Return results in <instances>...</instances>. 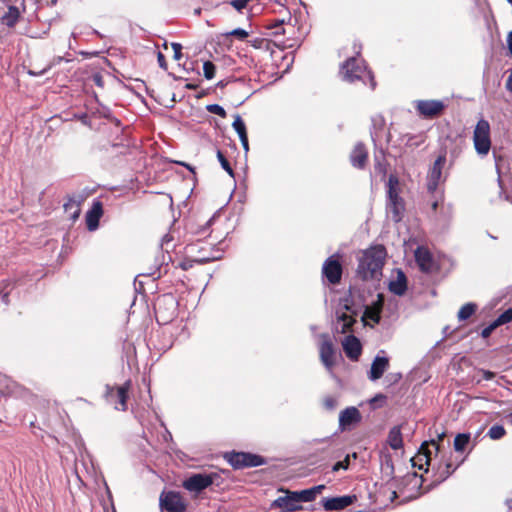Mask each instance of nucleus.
<instances>
[{"label": "nucleus", "mask_w": 512, "mask_h": 512, "mask_svg": "<svg viewBox=\"0 0 512 512\" xmlns=\"http://www.w3.org/2000/svg\"><path fill=\"white\" fill-rule=\"evenodd\" d=\"M386 258V250L382 245L372 246L358 257L357 274L363 280L378 279Z\"/></svg>", "instance_id": "nucleus-1"}, {"label": "nucleus", "mask_w": 512, "mask_h": 512, "mask_svg": "<svg viewBox=\"0 0 512 512\" xmlns=\"http://www.w3.org/2000/svg\"><path fill=\"white\" fill-rule=\"evenodd\" d=\"M341 74L343 79L348 82L352 83L356 80L365 82L366 79H368L371 89H374L376 86L373 75L367 70L363 61L360 59L354 57L348 59L341 68Z\"/></svg>", "instance_id": "nucleus-2"}, {"label": "nucleus", "mask_w": 512, "mask_h": 512, "mask_svg": "<svg viewBox=\"0 0 512 512\" xmlns=\"http://www.w3.org/2000/svg\"><path fill=\"white\" fill-rule=\"evenodd\" d=\"M473 144L476 153L480 157L488 155L491 149L490 124L485 119H480L473 131Z\"/></svg>", "instance_id": "nucleus-3"}, {"label": "nucleus", "mask_w": 512, "mask_h": 512, "mask_svg": "<svg viewBox=\"0 0 512 512\" xmlns=\"http://www.w3.org/2000/svg\"><path fill=\"white\" fill-rule=\"evenodd\" d=\"M398 179L391 175L388 179V202L387 212L391 214L393 221L399 222L404 211V203L398 195Z\"/></svg>", "instance_id": "nucleus-4"}, {"label": "nucleus", "mask_w": 512, "mask_h": 512, "mask_svg": "<svg viewBox=\"0 0 512 512\" xmlns=\"http://www.w3.org/2000/svg\"><path fill=\"white\" fill-rule=\"evenodd\" d=\"M440 453V444L436 439H431L429 442H424L416 456L413 458L414 466H418L419 469L427 471L428 467L432 465V462L436 460Z\"/></svg>", "instance_id": "nucleus-5"}, {"label": "nucleus", "mask_w": 512, "mask_h": 512, "mask_svg": "<svg viewBox=\"0 0 512 512\" xmlns=\"http://www.w3.org/2000/svg\"><path fill=\"white\" fill-rule=\"evenodd\" d=\"M225 459L235 469L257 467L266 463L263 457L246 452H230L225 455Z\"/></svg>", "instance_id": "nucleus-6"}, {"label": "nucleus", "mask_w": 512, "mask_h": 512, "mask_svg": "<svg viewBox=\"0 0 512 512\" xmlns=\"http://www.w3.org/2000/svg\"><path fill=\"white\" fill-rule=\"evenodd\" d=\"M159 503L162 512H184L187 507L181 494L175 491L162 492Z\"/></svg>", "instance_id": "nucleus-7"}, {"label": "nucleus", "mask_w": 512, "mask_h": 512, "mask_svg": "<svg viewBox=\"0 0 512 512\" xmlns=\"http://www.w3.org/2000/svg\"><path fill=\"white\" fill-rule=\"evenodd\" d=\"M355 320V312L346 302L342 307L336 311V322L334 323V331L340 334L348 333Z\"/></svg>", "instance_id": "nucleus-8"}, {"label": "nucleus", "mask_w": 512, "mask_h": 512, "mask_svg": "<svg viewBox=\"0 0 512 512\" xmlns=\"http://www.w3.org/2000/svg\"><path fill=\"white\" fill-rule=\"evenodd\" d=\"M131 382L127 381L124 385L118 387L107 386L106 398L107 401L114 405L116 410L125 411L127 409L128 391Z\"/></svg>", "instance_id": "nucleus-9"}, {"label": "nucleus", "mask_w": 512, "mask_h": 512, "mask_svg": "<svg viewBox=\"0 0 512 512\" xmlns=\"http://www.w3.org/2000/svg\"><path fill=\"white\" fill-rule=\"evenodd\" d=\"M446 163L445 155H440L434 161L427 174V189L434 193L442 181V169Z\"/></svg>", "instance_id": "nucleus-10"}, {"label": "nucleus", "mask_w": 512, "mask_h": 512, "mask_svg": "<svg viewBox=\"0 0 512 512\" xmlns=\"http://www.w3.org/2000/svg\"><path fill=\"white\" fill-rule=\"evenodd\" d=\"M415 260L420 270L425 273H433L438 270V265L434 257L425 247H418L416 249Z\"/></svg>", "instance_id": "nucleus-11"}, {"label": "nucleus", "mask_w": 512, "mask_h": 512, "mask_svg": "<svg viewBox=\"0 0 512 512\" xmlns=\"http://www.w3.org/2000/svg\"><path fill=\"white\" fill-rule=\"evenodd\" d=\"M445 105L440 100H417L415 101V108L420 115L426 118H432L439 115Z\"/></svg>", "instance_id": "nucleus-12"}, {"label": "nucleus", "mask_w": 512, "mask_h": 512, "mask_svg": "<svg viewBox=\"0 0 512 512\" xmlns=\"http://www.w3.org/2000/svg\"><path fill=\"white\" fill-rule=\"evenodd\" d=\"M213 483V478L206 474H194L183 482V487L189 492L199 493Z\"/></svg>", "instance_id": "nucleus-13"}, {"label": "nucleus", "mask_w": 512, "mask_h": 512, "mask_svg": "<svg viewBox=\"0 0 512 512\" xmlns=\"http://www.w3.org/2000/svg\"><path fill=\"white\" fill-rule=\"evenodd\" d=\"M385 352L381 350L374 358L371 364L368 378L371 381H377L389 368V358L386 357Z\"/></svg>", "instance_id": "nucleus-14"}, {"label": "nucleus", "mask_w": 512, "mask_h": 512, "mask_svg": "<svg viewBox=\"0 0 512 512\" xmlns=\"http://www.w3.org/2000/svg\"><path fill=\"white\" fill-rule=\"evenodd\" d=\"M322 342L319 347L320 359L327 370H331L335 362L334 347L328 335H321Z\"/></svg>", "instance_id": "nucleus-15"}, {"label": "nucleus", "mask_w": 512, "mask_h": 512, "mask_svg": "<svg viewBox=\"0 0 512 512\" xmlns=\"http://www.w3.org/2000/svg\"><path fill=\"white\" fill-rule=\"evenodd\" d=\"M356 500V496L343 495L332 498H323L322 506L325 511H340L350 506Z\"/></svg>", "instance_id": "nucleus-16"}, {"label": "nucleus", "mask_w": 512, "mask_h": 512, "mask_svg": "<svg viewBox=\"0 0 512 512\" xmlns=\"http://www.w3.org/2000/svg\"><path fill=\"white\" fill-rule=\"evenodd\" d=\"M322 272L331 284H336L341 279L342 267L339 261L332 256L323 264Z\"/></svg>", "instance_id": "nucleus-17"}, {"label": "nucleus", "mask_w": 512, "mask_h": 512, "mask_svg": "<svg viewBox=\"0 0 512 512\" xmlns=\"http://www.w3.org/2000/svg\"><path fill=\"white\" fill-rule=\"evenodd\" d=\"M361 414L356 407H347L339 415V428L341 431L349 429L352 425L359 423Z\"/></svg>", "instance_id": "nucleus-18"}, {"label": "nucleus", "mask_w": 512, "mask_h": 512, "mask_svg": "<svg viewBox=\"0 0 512 512\" xmlns=\"http://www.w3.org/2000/svg\"><path fill=\"white\" fill-rule=\"evenodd\" d=\"M103 215V206L100 201H94L90 210L87 211L85 219L89 231H95L99 226V220Z\"/></svg>", "instance_id": "nucleus-19"}, {"label": "nucleus", "mask_w": 512, "mask_h": 512, "mask_svg": "<svg viewBox=\"0 0 512 512\" xmlns=\"http://www.w3.org/2000/svg\"><path fill=\"white\" fill-rule=\"evenodd\" d=\"M343 350L348 358L357 360L361 354V343L353 335L346 336L342 342Z\"/></svg>", "instance_id": "nucleus-20"}, {"label": "nucleus", "mask_w": 512, "mask_h": 512, "mask_svg": "<svg viewBox=\"0 0 512 512\" xmlns=\"http://www.w3.org/2000/svg\"><path fill=\"white\" fill-rule=\"evenodd\" d=\"M295 497V491H288L286 496L278 497L273 502V506L279 508H286L288 511H296L298 509H301V506L298 505V499H295Z\"/></svg>", "instance_id": "nucleus-21"}, {"label": "nucleus", "mask_w": 512, "mask_h": 512, "mask_svg": "<svg viewBox=\"0 0 512 512\" xmlns=\"http://www.w3.org/2000/svg\"><path fill=\"white\" fill-rule=\"evenodd\" d=\"M81 197H69L68 201L64 203L65 212L69 214V217L72 221H76L81 213Z\"/></svg>", "instance_id": "nucleus-22"}, {"label": "nucleus", "mask_w": 512, "mask_h": 512, "mask_svg": "<svg viewBox=\"0 0 512 512\" xmlns=\"http://www.w3.org/2000/svg\"><path fill=\"white\" fill-rule=\"evenodd\" d=\"M351 163L354 167L363 168L367 160V151L363 144L355 145L350 155Z\"/></svg>", "instance_id": "nucleus-23"}, {"label": "nucleus", "mask_w": 512, "mask_h": 512, "mask_svg": "<svg viewBox=\"0 0 512 512\" xmlns=\"http://www.w3.org/2000/svg\"><path fill=\"white\" fill-rule=\"evenodd\" d=\"M389 290L395 295L402 296L407 290V279L402 271L397 272V277L389 283Z\"/></svg>", "instance_id": "nucleus-24"}, {"label": "nucleus", "mask_w": 512, "mask_h": 512, "mask_svg": "<svg viewBox=\"0 0 512 512\" xmlns=\"http://www.w3.org/2000/svg\"><path fill=\"white\" fill-rule=\"evenodd\" d=\"M20 15L21 13L17 7L9 6L8 10L1 17V22L3 25L12 28L18 22Z\"/></svg>", "instance_id": "nucleus-25"}, {"label": "nucleus", "mask_w": 512, "mask_h": 512, "mask_svg": "<svg viewBox=\"0 0 512 512\" xmlns=\"http://www.w3.org/2000/svg\"><path fill=\"white\" fill-rule=\"evenodd\" d=\"M382 308V300L380 299L373 306H367L364 314L363 320H370L373 324H377L380 321V312Z\"/></svg>", "instance_id": "nucleus-26"}, {"label": "nucleus", "mask_w": 512, "mask_h": 512, "mask_svg": "<svg viewBox=\"0 0 512 512\" xmlns=\"http://www.w3.org/2000/svg\"><path fill=\"white\" fill-rule=\"evenodd\" d=\"M388 444L393 450H398L403 445L400 427H393L388 434Z\"/></svg>", "instance_id": "nucleus-27"}, {"label": "nucleus", "mask_w": 512, "mask_h": 512, "mask_svg": "<svg viewBox=\"0 0 512 512\" xmlns=\"http://www.w3.org/2000/svg\"><path fill=\"white\" fill-rule=\"evenodd\" d=\"M471 440V435L469 433H461L456 435L454 439V449L457 452H463L466 446L469 444Z\"/></svg>", "instance_id": "nucleus-28"}, {"label": "nucleus", "mask_w": 512, "mask_h": 512, "mask_svg": "<svg viewBox=\"0 0 512 512\" xmlns=\"http://www.w3.org/2000/svg\"><path fill=\"white\" fill-rule=\"evenodd\" d=\"M477 306L474 303H466L463 305L458 312V319L460 321L467 320L470 318L476 311Z\"/></svg>", "instance_id": "nucleus-29"}, {"label": "nucleus", "mask_w": 512, "mask_h": 512, "mask_svg": "<svg viewBox=\"0 0 512 512\" xmlns=\"http://www.w3.org/2000/svg\"><path fill=\"white\" fill-rule=\"evenodd\" d=\"M221 258V252L220 250H213L211 253L206 254L203 253V255H200L195 258V261L198 263H206L214 260H218Z\"/></svg>", "instance_id": "nucleus-30"}, {"label": "nucleus", "mask_w": 512, "mask_h": 512, "mask_svg": "<svg viewBox=\"0 0 512 512\" xmlns=\"http://www.w3.org/2000/svg\"><path fill=\"white\" fill-rule=\"evenodd\" d=\"M456 468H457V466L452 467V464L448 461H446L443 464V467L441 464H439V466H438L439 478H441V480H445L455 471Z\"/></svg>", "instance_id": "nucleus-31"}, {"label": "nucleus", "mask_w": 512, "mask_h": 512, "mask_svg": "<svg viewBox=\"0 0 512 512\" xmlns=\"http://www.w3.org/2000/svg\"><path fill=\"white\" fill-rule=\"evenodd\" d=\"M295 496V499H298V502H311L316 498L310 488L302 491H295Z\"/></svg>", "instance_id": "nucleus-32"}, {"label": "nucleus", "mask_w": 512, "mask_h": 512, "mask_svg": "<svg viewBox=\"0 0 512 512\" xmlns=\"http://www.w3.org/2000/svg\"><path fill=\"white\" fill-rule=\"evenodd\" d=\"M232 127L237 132L238 136L246 134V126L240 115H235Z\"/></svg>", "instance_id": "nucleus-33"}, {"label": "nucleus", "mask_w": 512, "mask_h": 512, "mask_svg": "<svg viewBox=\"0 0 512 512\" xmlns=\"http://www.w3.org/2000/svg\"><path fill=\"white\" fill-rule=\"evenodd\" d=\"M504 435L505 429L501 425H493L488 431V436L493 440L501 439Z\"/></svg>", "instance_id": "nucleus-34"}, {"label": "nucleus", "mask_w": 512, "mask_h": 512, "mask_svg": "<svg viewBox=\"0 0 512 512\" xmlns=\"http://www.w3.org/2000/svg\"><path fill=\"white\" fill-rule=\"evenodd\" d=\"M512 320V308L507 309L502 314H500L495 320L494 323L499 327L500 325L509 323Z\"/></svg>", "instance_id": "nucleus-35"}, {"label": "nucleus", "mask_w": 512, "mask_h": 512, "mask_svg": "<svg viewBox=\"0 0 512 512\" xmlns=\"http://www.w3.org/2000/svg\"><path fill=\"white\" fill-rule=\"evenodd\" d=\"M215 70V65L211 61L204 62L203 72L206 79H212L215 76Z\"/></svg>", "instance_id": "nucleus-36"}, {"label": "nucleus", "mask_w": 512, "mask_h": 512, "mask_svg": "<svg viewBox=\"0 0 512 512\" xmlns=\"http://www.w3.org/2000/svg\"><path fill=\"white\" fill-rule=\"evenodd\" d=\"M217 158L222 166V168L230 175V176H233V170L228 162V160L225 158V156L223 155V153L218 150L217 151Z\"/></svg>", "instance_id": "nucleus-37"}, {"label": "nucleus", "mask_w": 512, "mask_h": 512, "mask_svg": "<svg viewBox=\"0 0 512 512\" xmlns=\"http://www.w3.org/2000/svg\"><path fill=\"white\" fill-rule=\"evenodd\" d=\"M206 109L208 112L216 114L222 118L226 117V111L225 109L220 106L219 104H210L206 106Z\"/></svg>", "instance_id": "nucleus-38"}, {"label": "nucleus", "mask_w": 512, "mask_h": 512, "mask_svg": "<svg viewBox=\"0 0 512 512\" xmlns=\"http://www.w3.org/2000/svg\"><path fill=\"white\" fill-rule=\"evenodd\" d=\"M323 404L327 410H334L338 405V401L335 397L327 396L324 398Z\"/></svg>", "instance_id": "nucleus-39"}, {"label": "nucleus", "mask_w": 512, "mask_h": 512, "mask_svg": "<svg viewBox=\"0 0 512 512\" xmlns=\"http://www.w3.org/2000/svg\"><path fill=\"white\" fill-rule=\"evenodd\" d=\"M349 460H350V457H349V455H347L344 460L338 461L337 463H335L333 465L332 471L333 472H337L340 469H344V470L348 469V467H349Z\"/></svg>", "instance_id": "nucleus-40"}, {"label": "nucleus", "mask_w": 512, "mask_h": 512, "mask_svg": "<svg viewBox=\"0 0 512 512\" xmlns=\"http://www.w3.org/2000/svg\"><path fill=\"white\" fill-rule=\"evenodd\" d=\"M8 286L9 284L4 285V283H0V297L4 305L8 304V296L10 293V290H7Z\"/></svg>", "instance_id": "nucleus-41"}, {"label": "nucleus", "mask_w": 512, "mask_h": 512, "mask_svg": "<svg viewBox=\"0 0 512 512\" xmlns=\"http://www.w3.org/2000/svg\"><path fill=\"white\" fill-rule=\"evenodd\" d=\"M229 35L235 36L239 39H245L248 36V32L242 28H236L232 30Z\"/></svg>", "instance_id": "nucleus-42"}, {"label": "nucleus", "mask_w": 512, "mask_h": 512, "mask_svg": "<svg viewBox=\"0 0 512 512\" xmlns=\"http://www.w3.org/2000/svg\"><path fill=\"white\" fill-rule=\"evenodd\" d=\"M250 0H232L231 5L238 11L245 8Z\"/></svg>", "instance_id": "nucleus-43"}, {"label": "nucleus", "mask_w": 512, "mask_h": 512, "mask_svg": "<svg viewBox=\"0 0 512 512\" xmlns=\"http://www.w3.org/2000/svg\"><path fill=\"white\" fill-rule=\"evenodd\" d=\"M171 46H172V49L174 51V59L175 60H180L181 57H182V52H181L182 45L179 44V43H172Z\"/></svg>", "instance_id": "nucleus-44"}, {"label": "nucleus", "mask_w": 512, "mask_h": 512, "mask_svg": "<svg viewBox=\"0 0 512 512\" xmlns=\"http://www.w3.org/2000/svg\"><path fill=\"white\" fill-rule=\"evenodd\" d=\"M498 326L494 323V321L488 325L487 327H485L482 332H481V335L483 338H487L491 335V333L493 332V330H495Z\"/></svg>", "instance_id": "nucleus-45"}, {"label": "nucleus", "mask_w": 512, "mask_h": 512, "mask_svg": "<svg viewBox=\"0 0 512 512\" xmlns=\"http://www.w3.org/2000/svg\"><path fill=\"white\" fill-rule=\"evenodd\" d=\"M165 301H168L172 306H174V299L171 297V296H164L163 299H160L158 302H157V306H156V313L157 315L159 314V311H160V305H161V302H165Z\"/></svg>", "instance_id": "nucleus-46"}, {"label": "nucleus", "mask_w": 512, "mask_h": 512, "mask_svg": "<svg viewBox=\"0 0 512 512\" xmlns=\"http://www.w3.org/2000/svg\"><path fill=\"white\" fill-rule=\"evenodd\" d=\"M386 400V396L383 395V394H377L376 396H374L371 400H370V403L371 405H375L377 402H380L381 404L384 403Z\"/></svg>", "instance_id": "nucleus-47"}, {"label": "nucleus", "mask_w": 512, "mask_h": 512, "mask_svg": "<svg viewBox=\"0 0 512 512\" xmlns=\"http://www.w3.org/2000/svg\"><path fill=\"white\" fill-rule=\"evenodd\" d=\"M239 139L241 141V144L243 146V149L245 150V152H247L249 150V144H248V137H247V133L244 134V135H241L239 136Z\"/></svg>", "instance_id": "nucleus-48"}, {"label": "nucleus", "mask_w": 512, "mask_h": 512, "mask_svg": "<svg viewBox=\"0 0 512 512\" xmlns=\"http://www.w3.org/2000/svg\"><path fill=\"white\" fill-rule=\"evenodd\" d=\"M157 59H158L159 66L166 70L167 69V63H166L164 55L161 52L158 53Z\"/></svg>", "instance_id": "nucleus-49"}, {"label": "nucleus", "mask_w": 512, "mask_h": 512, "mask_svg": "<svg viewBox=\"0 0 512 512\" xmlns=\"http://www.w3.org/2000/svg\"><path fill=\"white\" fill-rule=\"evenodd\" d=\"M480 372L482 373L483 379L485 380H491L495 376V374L491 371L481 370Z\"/></svg>", "instance_id": "nucleus-50"}, {"label": "nucleus", "mask_w": 512, "mask_h": 512, "mask_svg": "<svg viewBox=\"0 0 512 512\" xmlns=\"http://www.w3.org/2000/svg\"><path fill=\"white\" fill-rule=\"evenodd\" d=\"M506 89L512 93V70L509 72V76L506 81Z\"/></svg>", "instance_id": "nucleus-51"}, {"label": "nucleus", "mask_w": 512, "mask_h": 512, "mask_svg": "<svg viewBox=\"0 0 512 512\" xmlns=\"http://www.w3.org/2000/svg\"><path fill=\"white\" fill-rule=\"evenodd\" d=\"M310 489L313 491V494L316 497L317 494L321 493L325 489V485H317Z\"/></svg>", "instance_id": "nucleus-52"}, {"label": "nucleus", "mask_w": 512, "mask_h": 512, "mask_svg": "<svg viewBox=\"0 0 512 512\" xmlns=\"http://www.w3.org/2000/svg\"><path fill=\"white\" fill-rule=\"evenodd\" d=\"M507 47L510 55L512 56V30L507 35Z\"/></svg>", "instance_id": "nucleus-53"}, {"label": "nucleus", "mask_w": 512, "mask_h": 512, "mask_svg": "<svg viewBox=\"0 0 512 512\" xmlns=\"http://www.w3.org/2000/svg\"><path fill=\"white\" fill-rule=\"evenodd\" d=\"M93 81L96 85L102 87L103 86V79H102V76L99 75V74H95L93 76Z\"/></svg>", "instance_id": "nucleus-54"}, {"label": "nucleus", "mask_w": 512, "mask_h": 512, "mask_svg": "<svg viewBox=\"0 0 512 512\" xmlns=\"http://www.w3.org/2000/svg\"><path fill=\"white\" fill-rule=\"evenodd\" d=\"M445 437V432H441L439 434H437V442L439 443L440 441L443 440V438Z\"/></svg>", "instance_id": "nucleus-55"}, {"label": "nucleus", "mask_w": 512, "mask_h": 512, "mask_svg": "<svg viewBox=\"0 0 512 512\" xmlns=\"http://www.w3.org/2000/svg\"><path fill=\"white\" fill-rule=\"evenodd\" d=\"M506 421H507V423H509V424H511V425H512V413H510V414H508V415L506 416Z\"/></svg>", "instance_id": "nucleus-56"}, {"label": "nucleus", "mask_w": 512, "mask_h": 512, "mask_svg": "<svg viewBox=\"0 0 512 512\" xmlns=\"http://www.w3.org/2000/svg\"><path fill=\"white\" fill-rule=\"evenodd\" d=\"M180 164L185 166L186 168H188L190 171L194 172V169L189 164L182 163V162Z\"/></svg>", "instance_id": "nucleus-57"}, {"label": "nucleus", "mask_w": 512, "mask_h": 512, "mask_svg": "<svg viewBox=\"0 0 512 512\" xmlns=\"http://www.w3.org/2000/svg\"><path fill=\"white\" fill-rule=\"evenodd\" d=\"M401 378V374H395L393 375V381L396 382Z\"/></svg>", "instance_id": "nucleus-58"}, {"label": "nucleus", "mask_w": 512, "mask_h": 512, "mask_svg": "<svg viewBox=\"0 0 512 512\" xmlns=\"http://www.w3.org/2000/svg\"><path fill=\"white\" fill-rule=\"evenodd\" d=\"M188 249H189V252H190V253H193V252L195 251V249H196V245H190V246L188 247Z\"/></svg>", "instance_id": "nucleus-59"}, {"label": "nucleus", "mask_w": 512, "mask_h": 512, "mask_svg": "<svg viewBox=\"0 0 512 512\" xmlns=\"http://www.w3.org/2000/svg\"><path fill=\"white\" fill-rule=\"evenodd\" d=\"M283 24V20L282 21H277L274 25L275 28H278V26L282 25Z\"/></svg>", "instance_id": "nucleus-60"}, {"label": "nucleus", "mask_w": 512, "mask_h": 512, "mask_svg": "<svg viewBox=\"0 0 512 512\" xmlns=\"http://www.w3.org/2000/svg\"><path fill=\"white\" fill-rule=\"evenodd\" d=\"M284 32H285V31H284V30H282V33H284ZM280 33H281V31H279L278 29L274 32V34H280Z\"/></svg>", "instance_id": "nucleus-61"}, {"label": "nucleus", "mask_w": 512, "mask_h": 512, "mask_svg": "<svg viewBox=\"0 0 512 512\" xmlns=\"http://www.w3.org/2000/svg\"><path fill=\"white\" fill-rule=\"evenodd\" d=\"M396 497H397V494H396V492L394 491V492H393V499H394V498H396Z\"/></svg>", "instance_id": "nucleus-62"}, {"label": "nucleus", "mask_w": 512, "mask_h": 512, "mask_svg": "<svg viewBox=\"0 0 512 512\" xmlns=\"http://www.w3.org/2000/svg\"><path fill=\"white\" fill-rule=\"evenodd\" d=\"M507 2L512 6V0H507Z\"/></svg>", "instance_id": "nucleus-63"}]
</instances>
